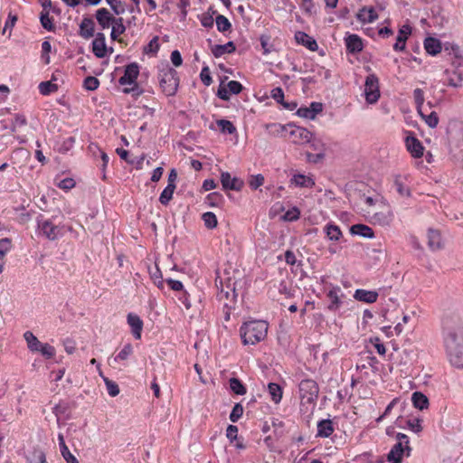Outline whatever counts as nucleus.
I'll use <instances>...</instances> for the list:
<instances>
[{
    "label": "nucleus",
    "mask_w": 463,
    "mask_h": 463,
    "mask_svg": "<svg viewBox=\"0 0 463 463\" xmlns=\"http://www.w3.org/2000/svg\"><path fill=\"white\" fill-rule=\"evenodd\" d=\"M405 147L413 158H421L424 155V146L422 143L415 137L414 133L405 130Z\"/></svg>",
    "instance_id": "9b49d317"
},
{
    "label": "nucleus",
    "mask_w": 463,
    "mask_h": 463,
    "mask_svg": "<svg viewBox=\"0 0 463 463\" xmlns=\"http://www.w3.org/2000/svg\"><path fill=\"white\" fill-rule=\"evenodd\" d=\"M215 13H216L215 11H213V14H210L209 12H207L201 15L200 22L203 27L212 28L213 26V23H214L213 14Z\"/></svg>",
    "instance_id": "6e6d98bb"
},
{
    "label": "nucleus",
    "mask_w": 463,
    "mask_h": 463,
    "mask_svg": "<svg viewBox=\"0 0 463 463\" xmlns=\"http://www.w3.org/2000/svg\"><path fill=\"white\" fill-rule=\"evenodd\" d=\"M298 389L302 402H315L319 392V388L316 381L312 379H304L300 382Z\"/></svg>",
    "instance_id": "6e6552de"
},
{
    "label": "nucleus",
    "mask_w": 463,
    "mask_h": 463,
    "mask_svg": "<svg viewBox=\"0 0 463 463\" xmlns=\"http://www.w3.org/2000/svg\"><path fill=\"white\" fill-rule=\"evenodd\" d=\"M158 41H159V37L157 35L154 36L150 40L148 44L144 47L143 52L146 54H150V53L156 54L160 48V44H159Z\"/></svg>",
    "instance_id": "49530a36"
},
{
    "label": "nucleus",
    "mask_w": 463,
    "mask_h": 463,
    "mask_svg": "<svg viewBox=\"0 0 463 463\" xmlns=\"http://www.w3.org/2000/svg\"><path fill=\"white\" fill-rule=\"evenodd\" d=\"M268 392L270 396L271 401L278 404L280 402L283 396V390L279 384L275 383H269L268 384Z\"/></svg>",
    "instance_id": "7c9ffc66"
},
{
    "label": "nucleus",
    "mask_w": 463,
    "mask_h": 463,
    "mask_svg": "<svg viewBox=\"0 0 463 463\" xmlns=\"http://www.w3.org/2000/svg\"><path fill=\"white\" fill-rule=\"evenodd\" d=\"M132 87L131 88H125L123 90V92L126 93V94H129L131 93L133 97L135 98H137L139 96H141L143 94V90L139 88L138 84L137 83V81L135 83H132Z\"/></svg>",
    "instance_id": "338daca9"
},
{
    "label": "nucleus",
    "mask_w": 463,
    "mask_h": 463,
    "mask_svg": "<svg viewBox=\"0 0 463 463\" xmlns=\"http://www.w3.org/2000/svg\"><path fill=\"white\" fill-rule=\"evenodd\" d=\"M124 20L122 17H116L114 22L112 23V30L110 33V38L113 41H118V35L122 34L126 31V26L123 24Z\"/></svg>",
    "instance_id": "2f4dec72"
},
{
    "label": "nucleus",
    "mask_w": 463,
    "mask_h": 463,
    "mask_svg": "<svg viewBox=\"0 0 463 463\" xmlns=\"http://www.w3.org/2000/svg\"><path fill=\"white\" fill-rule=\"evenodd\" d=\"M231 279L229 265H225L222 269H217L215 279V286L217 288L216 299L221 305H222V314L224 321L226 322L230 320L232 313V307L226 302L230 296Z\"/></svg>",
    "instance_id": "f03ea898"
},
{
    "label": "nucleus",
    "mask_w": 463,
    "mask_h": 463,
    "mask_svg": "<svg viewBox=\"0 0 463 463\" xmlns=\"http://www.w3.org/2000/svg\"><path fill=\"white\" fill-rule=\"evenodd\" d=\"M27 463H48L44 451L39 448L34 447L29 456L26 457Z\"/></svg>",
    "instance_id": "c756f323"
},
{
    "label": "nucleus",
    "mask_w": 463,
    "mask_h": 463,
    "mask_svg": "<svg viewBox=\"0 0 463 463\" xmlns=\"http://www.w3.org/2000/svg\"><path fill=\"white\" fill-rule=\"evenodd\" d=\"M215 22L219 32H225L232 26L229 19L222 14H218L215 18Z\"/></svg>",
    "instance_id": "603ef678"
},
{
    "label": "nucleus",
    "mask_w": 463,
    "mask_h": 463,
    "mask_svg": "<svg viewBox=\"0 0 463 463\" xmlns=\"http://www.w3.org/2000/svg\"><path fill=\"white\" fill-rule=\"evenodd\" d=\"M95 23L91 17L86 16L80 24L79 34L84 39H90L94 36Z\"/></svg>",
    "instance_id": "a211bd4d"
},
{
    "label": "nucleus",
    "mask_w": 463,
    "mask_h": 463,
    "mask_svg": "<svg viewBox=\"0 0 463 463\" xmlns=\"http://www.w3.org/2000/svg\"><path fill=\"white\" fill-rule=\"evenodd\" d=\"M246 392L245 385L239 379L233 377V394L243 395Z\"/></svg>",
    "instance_id": "69168bd1"
},
{
    "label": "nucleus",
    "mask_w": 463,
    "mask_h": 463,
    "mask_svg": "<svg viewBox=\"0 0 463 463\" xmlns=\"http://www.w3.org/2000/svg\"><path fill=\"white\" fill-rule=\"evenodd\" d=\"M139 75V65L137 62H131L125 67L124 74L118 79L119 85H132L137 80Z\"/></svg>",
    "instance_id": "f8f14e48"
},
{
    "label": "nucleus",
    "mask_w": 463,
    "mask_h": 463,
    "mask_svg": "<svg viewBox=\"0 0 463 463\" xmlns=\"http://www.w3.org/2000/svg\"><path fill=\"white\" fill-rule=\"evenodd\" d=\"M364 96L368 103H376L380 98L379 79L372 73L369 74L364 82Z\"/></svg>",
    "instance_id": "1a4fd4ad"
},
{
    "label": "nucleus",
    "mask_w": 463,
    "mask_h": 463,
    "mask_svg": "<svg viewBox=\"0 0 463 463\" xmlns=\"http://www.w3.org/2000/svg\"><path fill=\"white\" fill-rule=\"evenodd\" d=\"M269 324L264 320L244 322L240 328V335L244 345H256L267 336Z\"/></svg>",
    "instance_id": "7ed1b4c3"
},
{
    "label": "nucleus",
    "mask_w": 463,
    "mask_h": 463,
    "mask_svg": "<svg viewBox=\"0 0 463 463\" xmlns=\"http://www.w3.org/2000/svg\"><path fill=\"white\" fill-rule=\"evenodd\" d=\"M219 78L220 85L217 90V97L223 100H229L232 94V80L226 83L228 76H219Z\"/></svg>",
    "instance_id": "5701e85b"
},
{
    "label": "nucleus",
    "mask_w": 463,
    "mask_h": 463,
    "mask_svg": "<svg viewBox=\"0 0 463 463\" xmlns=\"http://www.w3.org/2000/svg\"><path fill=\"white\" fill-rule=\"evenodd\" d=\"M378 18V14L373 7H363L357 14V19L365 24L373 23Z\"/></svg>",
    "instance_id": "bb28decb"
},
{
    "label": "nucleus",
    "mask_w": 463,
    "mask_h": 463,
    "mask_svg": "<svg viewBox=\"0 0 463 463\" xmlns=\"http://www.w3.org/2000/svg\"><path fill=\"white\" fill-rule=\"evenodd\" d=\"M24 338L27 343V346H28L29 350L32 352H37L38 348L43 344L38 340V338L31 331H26L24 334Z\"/></svg>",
    "instance_id": "4c0bfd02"
},
{
    "label": "nucleus",
    "mask_w": 463,
    "mask_h": 463,
    "mask_svg": "<svg viewBox=\"0 0 463 463\" xmlns=\"http://www.w3.org/2000/svg\"><path fill=\"white\" fill-rule=\"evenodd\" d=\"M295 40L298 43L307 47L312 52H315L318 49L317 41L304 32H297L295 33Z\"/></svg>",
    "instance_id": "aec40b11"
},
{
    "label": "nucleus",
    "mask_w": 463,
    "mask_h": 463,
    "mask_svg": "<svg viewBox=\"0 0 463 463\" xmlns=\"http://www.w3.org/2000/svg\"><path fill=\"white\" fill-rule=\"evenodd\" d=\"M260 41L264 55L269 54L275 51L273 44L270 43V37L269 35H261Z\"/></svg>",
    "instance_id": "09e8293b"
},
{
    "label": "nucleus",
    "mask_w": 463,
    "mask_h": 463,
    "mask_svg": "<svg viewBox=\"0 0 463 463\" xmlns=\"http://www.w3.org/2000/svg\"><path fill=\"white\" fill-rule=\"evenodd\" d=\"M37 352L45 359H52L55 355V348L48 343L42 344Z\"/></svg>",
    "instance_id": "8fccbe9b"
},
{
    "label": "nucleus",
    "mask_w": 463,
    "mask_h": 463,
    "mask_svg": "<svg viewBox=\"0 0 463 463\" xmlns=\"http://www.w3.org/2000/svg\"><path fill=\"white\" fill-rule=\"evenodd\" d=\"M346 51L350 53H358L363 51L364 44L362 38L354 33L348 34L345 38Z\"/></svg>",
    "instance_id": "2eb2a0df"
},
{
    "label": "nucleus",
    "mask_w": 463,
    "mask_h": 463,
    "mask_svg": "<svg viewBox=\"0 0 463 463\" xmlns=\"http://www.w3.org/2000/svg\"><path fill=\"white\" fill-rule=\"evenodd\" d=\"M112 5H109L114 14H122L126 11V5L121 2V0H112Z\"/></svg>",
    "instance_id": "0e129e2a"
},
{
    "label": "nucleus",
    "mask_w": 463,
    "mask_h": 463,
    "mask_svg": "<svg viewBox=\"0 0 463 463\" xmlns=\"http://www.w3.org/2000/svg\"><path fill=\"white\" fill-rule=\"evenodd\" d=\"M92 52L97 58H104L108 55V47L106 45V37L103 33H97L92 41Z\"/></svg>",
    "instance_id": "ddd939ff"
},
{
    "label": "nucleus",
    "mask_w": 463,
    "mask_h": 463,
    "mask_svg": "<svg viewBox=\"0 0 463 463\" xmlns=\"http://www.w3.org/2000/svg\"><path fill=\"white\" fill-rule=\"evenodd\" d=\"M368 214H370L371 222L380 226H389L394 217L390 204L383 200L379 202L378 208L369 210Z\"/></svg>",
    "instance_id": "39448f33"
},
{
    "label": "nucleus",
    "mask_w": 463,
    "mask_h": 463,
    "mask_svg": "<svg viewBox=\"0 0 463 463\" xmlns=\"http://www.w3.org/2000/svg\"><path fill=\"white\" fill-rule=\"evenodd\" d=\"M287 129L288 132L285 134V138L291 143L304 145L310 142L312 138V133L305 128L288 124Z\"/></svg>",
    "instance_id": "0eeeda50"
},
{
    "label": "nucleus",
    "mask_w": 463,
    "mask_h": 463,
    "mask_svg": "<svg viewBox=\"0 0 463 463\" xmlns=\"http://www.w3.org/2000/svg\"><path fill=\"white\" fill-rule=\"evenodd\" d=\"M99 86V80L94 76H88L84 79L83 87L88 90H95Z\"/></svg>",
    "instance_id": "864d4df0"
},
{
    "label": "nucleus",
    "mask_w": 463,
    "mask_h": 463,
    "mask_svg": "<svg viewBox=\"0 0 463 463\" xmlns=\"http://www.w3.org/2000/svg\"><path fill=\"white\" fill-rule=\"evenodd\" d=\"M422 119L430 128H436L439 124V117L435 111H430L427 113V109L423 108L421 112H419Z\"/></svg>",
    "instance_id": "f704fd0d"
},
{
    "label": "nucleus",
    "mask_w": 463,
    "mask_h": 463,
    "mask_svg": "<svg viewBox=\"0 0 463 463\" xmlns=\"http://www.w3.org/2000/svg\"><path fill=\"white\" fill-rule=\"evenodd\" d=\"M223 189L226 191L227 195L231 197L230 191L232 190V175L229 172L222 173L221 178Z\"/></svg>",
    "instance_id": "13d9d810"
},
{
    "label": "nucleus",
    "mask_w": 463,
    "mask_h": 463,
    "mask_svg": "<svg viewBox=\"0 0 463 463\" xmlns=\"http://www.w3.org/2000/svg\"><path fill=\"white\" fill-rule=\"evenodd\" d=\"M133 354V346L130 343L126 344L119 353L114 357L115 362L125 361Z\"/></svg>",
    "instance_id": "37998d69"
},
{
    "label": "nucleus",
    "mask_w": 463,
    "mask_h": 463,
    "mask_svg": "<svg viewBox=\"0 0 463 463\" xmlns=\"http://www.w3.org/2000/svg\"><path fill=\"white\" fill-rule=\"evenodd\" d=\"M233 446L239 450L245 449L247 447L243 439L238 437V428L234 425H233Z\"/></svg>",
    "instance_id": "052dcab7"
},
{
    "label": "nucleus",
    "mask_w": 463,
    "mask_h": 463,
    "mask_svg": "<svg viewBox=\"0 0 463 463\" xmlns=\"http://www.w3.org/2000/svg\"><path fill=\"white\" fill-rule=\"evenodd\" d=\"M300 217V211L297 207L288 209L282 216V219L287 222H294Z\"/></svg>",
    "instance_id": "5fc2aeb1"
},
{
    "label": "nucleus",
    "mask_w": 463,
    "mask_h": 463,
    "mask_svg": "<svg viewBox=\"0 0 463 463\" xmlns=\"http://www.w3.org/2000/svg\"><path fill=\"white\" fill-rule=\"evenodd\" d=\"M200 78L202 82L205 86H210L212 83V77H211V71L208 67H203L200 73Z\"/></svg>",
    "instance_id": "774afa93"
},
{
    "label": "nucleus",
    "mask_w": 463,
    "mask_h": 463,
    "mask_svg": "<svg viewBox=\"0 0 463 463\" xmlns=\"http://www.w3.org/2000/svg\"><path fill=\"white\" fill-rule=\"evenodd\" d=\"M68 410H69L68 403L60 402L52 408V412L59 419L61 415L65 414Z\"/></svg>",
    "instance_id": "680f3d73"
},
{
    "label": "nucleus",
    "mask_w": 463,
    "mask_h": 463,
    "mask_svg": "<svg viewBox=\"0 0 463 463\" xmlns=\"http://www.w3.org/2000/svg\"><path fill=\"white\" fill-rule=\"evenodd\" d=\"M287 128H288V124L281 125L279 123H271V124H268L266 126V128H267L269 134L273 135V136H280V137H283L284 138H285V134L288 132Z\"/></svg>",
    "instance_id": "e433bc0d"
},
{
    "label": "nucleus",
    "mask_w": 463,
    "mask_h": 463,
    "mask_svg": "<svg viewBox=\"0 0 463 463\" xmlns=\"http://www.w3.org/2000/svg\"><path fill=\"white\" fill-rule=\"evenodd\" d=\"M291 183L296 186L305 188H312L315 185V182L310 176L301 174L294 175Z\"/></svg>",
    "instance_id": "cd10ccee"
},
{
    "label": "nucleus",
    "mask_w": 463,
    "mask_h": 463,
    "mask_svg": "<svg viewBox=\"0 0 463 463\" xmlns=\"http://www.w3.org/2000/svg\"><path fill=\"white\" fill-rule=\"evenodd\" d=\"M411 33V27L409 24L402 25L398 33L396 43L393 45V50L396 52H402L406 47V41Z\"/></svg>",
    "instance_id": "dca6fc26"
},
{
    "label": "nucleus",
    "mask_w": 463,
    "mask_h": 463,
    "mask_svg": "<svg viewBox=\"0 0 463 463\" xmlns=\"http://www.w3.org/2000/svg\"><path fill=\"white\" fill-rule=\"evenodd\" d=\"M397 442L388 453L387 459L391 463H401L403 456H410L411 450L409 443V437L403 433H398L396 436Z\"/></svg>",
    "instance_id": "423d86ee"
},
{
    "label": "nucleus",
    "mask_w": 463,
    "mask_h": 463,
    "mask_svg": "<svg viewBox=\"0 0 463 463\" xmlns=\"http://www.w3.org/2000/svg\"><path fill=\"white\" fill-rule=\"evenodd\" d=\"M335 423L330 419L321 420L317 424V438H329L335 431Z\"/></svg>",
    "instance_id": "4468645a"
},
{
    "label": "nucleus",
    "mask_w": 463,
    "mask_h": 463,
    "mask_svg": "<svg viewBox=\"0 0 463 463\" xmlns=\"http://www.w3.org/2000/svg\"><path fill=\"white\" fill-rule=\"evenodd\" d=\"M370 343L373 345L378 354L383 356L386 354V347L383 345V343L381 341V339L377 336L371 337Z\"/></svg>",
    "instance_id": "4d7b16f0"
},
{
    "label": "nucleus",
    "mask_w": 463,
    "mask_h": 463,
    "mask_svg": "<svg viewBox=\"0 0 463 463\" xmlns=\"http://www.w3.org/2000/svg\"><path fill=\"white\" fill-rule=\"evenodd\" d=\"M378 296L376 291L363 288L356 289L354 294V299L366 304L375 303L378 299Z\"/></svg>",
    "instance_id": "6ab92c4d"
},
{
    "label": "nucleus",
    "mask_w": 463,
    "mask_h": 463,
    "mask_svg": "<svg viewBox=\"0 0 463 463\" xmlns=\"http://www.w3.org/2000/svg\"><path fill=\"white\" fill-rule=\"evenodd\" d=\"M393 186L401 196L409 197L411 195L410 189L404 185L402 179L400 175H397L394 178Z\"/></svg>",
    "instance_id": "a19ab883"
},
{
    "label": "nucleus",
    "mask_w": 463,
    "mask_h": 463,
    "mask_svg": "<svg viewBox=\"0 0 463 463\" xmlns=\"http://www.w3.org/2000/svg\"><path fill=\"white\" fill-rule=\"evenodd\" d=\"M128 324L131 327L132 334L136 339L141 338V332L143 329V321L141 318L133 313L128 315Z\"/></svg>",
    "instance_id": "4be33fe9"
},
{
    "label": "nucleus",
    "mask_w": 463,
    "mask_h": 463,
    "mask_svg": "<svg viewBox=\"0 0 463 463\" xmlns=\"http://www.w3.org/2000/svg\"><path fill=\"white\" fill-rule=\"evenodd\" d=\"M325 232L329 240L337 241L342 237V232L339 226L335 223H327L325 226Z\"/></svg>",
    "instance_id": "c9c22d12"
},
{
    "label": "nucleus",
    "mask_w": 463,
    "mask_h": 463,
    "mask_svg": "<svg viewBox=\"0 0 463 463\" xmlns=\"http://www.w3.org/2000/svg\"><path fill=\"white\" fill-rule=\"evenodd\" d=\"M443 345L451 365L463 368V324L456 312H445L441 318Z\"/></svg>",
    "instance_id": "f257e3e1"
},
{
    "label": "nucleus",
    "mask_w": 463,
    "mask_h": 463,
    "mask_svg": "<svg viewBox=\"0 0 463 463\" xmlns=\"http://www.w3.org/2000/svg\"><path fill=\"white\" fill-rule=\"evenodd\" d=\"M222 202V195L218 192L209 194L205 199V203L211 207L219 206Z\"/></svg>",
    "instance_id": "3c124183"
},
{
    "label": "nucleus",
    "mask_w": 463,
    "mask_h": 463,
    "mask_svg": "<svg viewBox=\"0 0 463 463\" xmlns=\"http://www.w3.org/2000/svg\"><path fill=\"white\" fill-rule=\"evenodd\" d=\"M428 246L430 250H439L443 248V241L439 231L430 228L427 232Z\"/></svg>",
    "instance_id": "f3484780"
},
{
    "label": "nucleus",
    "mask_w": 463,
    "mask_h": 463,
    "mask_svg": "<svg viewBox=\"0 0 463 463\" xmlns=\"http://www.w3.org/2000/svg\"><path fill=\"white\" fill-rule=\"evenodd\" d=\"M209 128L212 130H220L222 133L232 134V121L227 119H216L214 123H211Z\"/></svg>",
    "instance_id": "473e14b6"
},
{
    "label": "nucleus",
    "mask_w": 463,
    "mask_h": 463,
    "mask_svg": "<svg viewBox=\"0 0 463 463\" xmlns=\"http://www.w3.org/2000/svg\"><path fill=\"white\" fill-rule=\"evenodd\" d=\"M104 382L107 387V391L111 397H115L119 393V387L115 382L108 378H104Z\"/></svg>",
    "instance_id": "bf43d9fd"
},
{
    "label": "nucleus",
    "mask_w": 463,
    "mask_h": 463,
    "mask_svg": "<svg viewBox=\"0 0 463 463\" xmlns=\"http://www.w3.org/2000/svg\"><path fill=\"white\" fill-rule=\"evenodd\" d=\"M36 223L39 234L50 241H55L58 238L60 228L51 220H45L43 214H39L36 217Z\"/></svg>",
    "instance_id": "9d476101"
},
{
    "label": "nucleus",
    "mask_w": 463,
    "mask_h": 463,
    "mask_svg": "<svg viewBox=\"0 0 463 463\" xmlns=\"http://www.w3.org/2000/svg\"><path fill=\"white\" fill-rule=\"evenodd\" d=\"M204 225L208 229H213L217 226L216 215L212 212L204 213L202 216Z\"/></svg>",
    "instance_id": "de8ad7c7"
},
{
    "label": "nucleus",
    "mask_w": 463,
    "mask_h": 463,
    "mask_svg": "<svg viewBox=\"0 0 463 463\" xmlns=\"http://www.w3.org/2000/svg\"><path fill=\"white\" fill-rule=\"evenodd\" d=\"M59 446L61 453L67 463H79V460L71 453L70 449L66 446L64 438L61 434H59Z\"/></svg>",
    "instance_id": "c85d7f7f"
},
{
    "label": "nucleus",
    "mask_w": 463,
    "mask_h": 463,
    "mask_svg": "<svg viewBox=\"0 0 463 463\" xmlns=\"http://www.w3.org/2000/svg\"><path fill=\"white\" fill-rule=\"evenodd\" d=\"M350 232L353 235H358L364 238L372 239L374 237L373 230L368 225L362 223L352 225L350 228Z\"/></svg>",
    "instance_id": "b1692460"
},
{
    "label": "nucleus",
    "mask_w": 463,
    "mask_h": 463,
    "mask_svg": "<svg viewBox=\"0 0 463 463\" xmlns=\"http://www.w3.org/2000/svg\"><path fill=\"white\" fill-rule=\"evenodd\" d=\"M157 79L160 89L166 96L171 97L176 94L180 78L176 70L172 68L167 61L158 64Z\"/></svg>",
    "instance_id": "20e7f679"
},
{
    "label": "nucleus",
    "mask_w": 463,
    "mask_h": 463,
    "mask_svg": "<svg viewBox=\"0 0 463 463\" xmlns=\"http://www.w3.org/2000/svg\"><path fill=\"white\" fill-rule=\"evenodd\" d=\"M264 183V177L262 175H252L249 181V184L251 189L256 190L261 186Z\"/></svg>",
    "instance_id": "e2e57ef3"
},
{
    "label": "nucleus",
    "mask_w": 463,
    "mask_h": 463,
    "mask_svg": "<svg viewBox=\"0 0 463 463\" xmlns=\"http://www.w3.org/2000/svg\"><path fill=\"white\" fill-rule=\"evenodd\" d=\"M413 99H414V102H415L416 109H417L418 112H421L423 108H425L424 107V101H425L424 91L420 88L415 89L413 91Z\"/></svg>",
    "instance_id": "c03bdc74"
},
{
    "label": "nucleus",
    "mask_w": 463,
    "mask_h": 463,
    "mask_svg": "<svg viewBox=\"0 0 463 463\" xmlns=\"http://www.w3.org/2000/svg\"><path fill=\"white\" fill-rule=\"evenodd\" d=\"M341 292L340 287H333L328 292H327V298L330 299V304L328 306V308L332 311H336L341 304L342 301L340 299L339 293Z\"/></svg>",
    "instance_id": "393cba45"
},
{
    "label": "nucleus",
    "mask_w": 463,
    "mask_h": 463,
    "mask_svg": "<svg viewBox=\"0 0 463 463\" xmlns=\"http://www.w3.org/2000/svg\"><path fill=\"white\" fill-rule=\"evenodd\" d=\"M58 90V85L52 80L42 81L39 84V91L42 95L47 96Z\"/></svg>",
    "instance_id": "79ce46f5"
},
{
    "label": "nucleus",
    "mask_w": 463,
    "mask_h": 463,
    "mask_svg": "<svg viewBox=\"0 0 463 463\" xmlns=\"http://www.w3.org/2000/svg\"><path fill=\"white\" fill-rule=\"evenodd\" d=\"M176 186H172V184H167L166 187L163 190L159 196V202L166 206L168 205L169 202L173 198L174 192L175 190Z\"/></svg>",
    "instance_id": "ea45409f"
},
{
    "label": "nucleus",
    "mask_w": 463,
    "mask_h": 463,
    "mask_svg": "<svg viewBox=\"0 0 463 463\" xmlns=\"http://www.w3.org/2000/svg\"><path fill=\"white\" fill-rule=\"evenodd\" d=\"M95 17L98 21V24L100 25L102 29L109 28L110 24L114 22L116 17H114L108 9L99 8L96 11Z\"/></svg>",
    "instance_id": "412c9836"
},
{
    "label": "nucleus",
    "mask_w": 463,
    "mask_h": 463,
    "mask_svg": "<svg viewBox=\"0 0 463 463\" xmlns=\"http://www.w3.org/2000/svg\"><path fill=\"white\" fill-rule=\"evenodd\" d=\"M407 428L414 433H420L422 431V420L412 417L406 421Z\"/></svg>",
    "instance_id": "a18cd8bd"
},
{
    "label": "nucleus",
    "mask_w": 463,
    "mask_h": 463,
    "mask_svg": "<svg viewBox=\"0 0 463 463\" xmlns=\"http://www.w3.org/2000/svg\"><path fill=\"white\" fill-rule=\"evenodd\" d=\"M424 49L429 54L435 56L441 52L442 47L438 39L428 37L424 41Z\"/></svg>",
    "instance_id": "a878e982"
},
{
    "label": "nucleus",
    "mask_w": 463,
    "mask_h": 463,
    "mask_svg": "<svg viewBox=\"0 0 463 463\" xmlns=\"http://www.w3.org/2000/svg\"><path fill=\"white\" fill-rule=\"evenodd\" d=\"M40 22L42 26L49 31V32H54L55 31V25L53 24V19L50 16L49 11H42L40 14Z\"/></svg>",
    "instance_id": "58836bf2"
},
{
    "label": "nucleus",
    "mask_w": 463,
    "mask_h": 463,
    "mask_svg": "<svg viewBox=\"0 0 463 463\" xmlns=\"http://www.w3.org/2000/svg\"><path fill=\"white\" fill-rule=\"evenodd\" d=\"M411 402L415 408L423 410L428 408L429 400L425 394L420 392H415L412 393Z\"/></svg>",
    "instance_id": "72a5a7b5"
}]
</instances>
